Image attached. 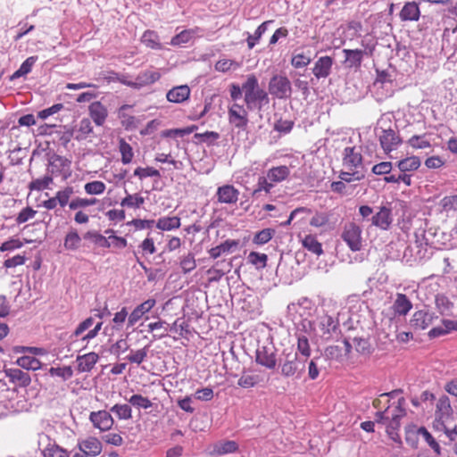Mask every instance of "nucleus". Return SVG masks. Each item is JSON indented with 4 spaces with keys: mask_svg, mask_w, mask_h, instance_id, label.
<instances>
[{
    "mask_svg": "<svg viewBox=\"0 0 457 457\" xmlns=\"http://www.w3.org/2000/svg\"><path fill=\"white\" fill-rule=\"evenodd\" d=\"M244 89V102L248 111L262 112L270 104L269 94L260 87L259 80L254 74L246 77Z\"/></svg>",
    "mask_w": 457,
    "mask_h": 457,
    "instance_id": "f257e3e1",
    "label": "nucleus"
},
{
    "mask_svg": "<svg viewBox=\"0 0 457 457\" xmlns=\"http://www.w3.org/2000/svg\"><path fill=\"white\" fill-rule=\"evenodd\" d=\"M307 361L298 356V353L284 349L279 359L280 374L286 378H300L305 371Z\"/></svg>",
    "mask_w": 457,
    "mask_h": 457,
    "instance_id": "f03ea898",
    "label": "nucleus"
},
{
    "mask_svg": "<svg viewBox=\"0 0 457 457\" xmlns=\"http://www.w3.org/2000/svg\"><path fill=\"white\" fill-rule=\"evenodd\" d=\"M269 92L278 99H288L292 95L291 82L286 76L274 75L269 82Z\"/></svg>",
    "mask_w": 457,
    "mask_h": 457,
    "instance_id": "7ed1b4c3",
    "label": "nucleus"
},
{
    "mask_svg": "<svg viewBox=\"0 0 457 457\" xmlns=\"http://www.w3.org/2000/svg\"><path fill=\"white\" fill-rule=\"evenodd\" d=\"M255 361L268 370H274L278 365L277 350L274 345L270 343L258 346L255 352Z\"/></svg>",
    "mask_w": 457,
    "mask_h": 457,
    "instance_id": "20e7f679",
    "label": "nucleus"
},
{
    "mask_svg": "<svg viewBox=\"0 0 457 457\" xmlns=\"http://www.w3.org/2000/svg\"><path fill=\"white\" fill-rule=\"evenodd\" d=\"M71 162L61 155L53 154L48 158L47 173L53 177L62 176L67 179L71 176Z\"/></svg>",
    "mask_w": 457,
    "mask_h": 457,
    "instance_id": "39448f33",
    "label": "nucleus"
},
{
    "mask_svg": "<svg viewBox=\"0 0 457 457\" xmlns=\"http://www.w3.org/2000/svg\"><path fill=\"white\" fill-rule=\"evenodd\" d=\"M361 228L354 222L346 223L341 234V238L353 252L361 249Z\"/></svg>",
    "mask_w": 457,
    "mask_h": 457,
    "instance_id": "423d86ee",
    "label": "nucleus"
},
{
    "mask_svg": "<svg viewBox=\"0 0 457 457\" xmlns=\"http://www.w3.org/2000/svg\"><path fill=\"white\" fill-rule=\"evenodd\" d=\"M436 420L443 427L445 434V428H449L447 425L453 420V411L447 396L441 397L437 402Z\"/></svg>",
    "mask_w": 457,
    "mask_h": 457,
    "instance_id": "0eeeda50",
    "label": "nucleus"
},
{
    "mask_svg": "<svg viewBox=\"0 0 457 457\" xmlns=\"http://www.w3.org/2000/svg\"><path fill=\"white\" fill-rule=\"evenodd\" d=\"M318 328L320 337L326 341L330 340L339 332L338 320L329 315H323L318 319Z\"/></svg>",
    "mask_w": 457,
    "mask_h": 457,
    "instance_id": "6e6552de",
    "label": "nucleus"
},
{
    "mask_svg": "<svg viewBox=\"0 0 457 457\" xmlns=\"http://www.w3.org/2000/svg\"><path fill=\"white\" fill-rule=\"evenodd\" d=\"M46 444V446L42 450L44 457H70L69 453L55 444L51 442L50 437L47 435H39L38 445L42 446Z\"/></svg>",
    "mask_w": 457,
    "mask_h": 457,
    "instance_id": "1a4fd4ad",
    "label": "nucleus"
},
{
    "mask_svg": "<svg viewBox=\"0 0 457 457\" xmlns=\"http://www.w3.org/2000/svg\"><path fill=\"white\" fill-rule=\"evenodd\" d=\"M378 137L382 149L386 154L396 149L402 143L400 137L392 129H381Z\"/></svg>",
    "mask_w": 457,
    "mask_h": 457,
    "instance_id": "9d476101",
    "label": "nucleus"
},
{
    "mask_svg": "<svg viewBox=\"0 0 457 457\" xmlns=\"http://www.w3.org/2000/svg\"><path fill=\"white\" fill-rule=\"evenodd\" d=\"M437 318L433 312L427 310H420L413 313L410 326L414 330H424L433 323L434 319Z\"/></svg>",
    "mask_w": 457,
    "mask_h": 457,
    "instance_id": "9b49d317",
    "label": "nucleus"
},
{
    "mask_svg": "<svg viewBox=\"0 0 457 457\" xmlns=\"http://www.w3.org/2000/svg\"><path fill=\"white\" fill-rule=\"evenodd\" d=\"M371 225L382 230L389 229L392 222V210L386 206H380L378 212L370 217Z\"/></svg>",
    "mask_w": 457,
    "mask_h": 457,
    "instance_id": "f8f14e48",
    "label": "nucleus"
},
{
    "mask_svg": "<svg viewBox=\"0 0 457 457\" xmlns=\"http://www.w3.org/2000/svg\"><path fill=\"white\" fill-rule=\"evenodd\" d=\"M94 427L101 431H108L113 426L114 420L110 412L106 411H93L89 416Z\"/></svg>",
    "mask_w": 457,
    "mask_h": 457,
    "instance_id": "ddd939ff",
    "label": "nucleus"
},
{
    "mask_svg": "<svg viewBox=\"0 0 457 457\" xmlns=\"http://www.w3.org/2000/svg\"><path fill=\"white\" fill-rule=\"evenodd\" d=\"M334 59L330 56H321L314 63L312 73L317 79L328 78L332 70Z\"/></svg>",
    "mask_w": 457,
    "mask_h": 457,
    "instance_id": "4468645a",
    "label": "nucleus"
},
{
    "mask_svg": "<svg viewBox=\"0 0 457 457\" xmlns=\"http://www.w3.org/2000/svg\"><path fill=\"white\" fill-rule=\"evenodd\" d=\"M343 165L349 170H359L362 165V155L355 147H345L344 150Z\"/></svg>",
    "mask_w": 457,
    "mask_h": 457,
    "instance_id": "2eb2a0df",
    "label": "nucleus"
},
{
    "mask_svg": "<svg viewBox=\"0 0 457 457\" xmlns=\"http://www.w3.org/2000/svg\"><path fill=\"white\" fill-rule=\"evenodd\" d=\"M78 447L80 452H83L92 457L98 456L103 449L100 440L94 436H89L84 440H79Z\"/></svg>",
    "mask_w": 457,
    "mask_h": 457,
    "instance_id": "dca6fc26",
    "label": "nucleus"
},
{
    "mask_svg": "<svg viewBox=\"0 0 457 457\" xmlns=\"http://www.w3.org/2000/svg\"><path fill=\"white\" fill-rule=\"evenodd\" d=\"M239 191L232 185L219 187L216 192L218 202L221 204H236L238 200Z\"/></svg>",
    "mask_w": 457,
    "mask_h": 457,
    "instance_id": "f3484780",
    "label": "nucleus"
},
{
    "mask_svg": "<svg viewBox=\"0 0 457 457\" xmlns=\"http://www.w3.org/2000/svg\"><path fill=\"white\" fill-rule=\"evenodd\" d=\"M4 372L10 382L21 387H27L31 382L29 374L18 368H9Z\"/></svg>",
    "mask_w": 457,
    "mask_h": 457,
    "instance_id": "a211bd4d",
    "label": "nucleus"
},
{
    "mask_svg": "<svg viewBox=\"0 0 457 457\" xmlns=\"http://www.w3.org/2000/svg\"><path fill=\"white\" fill-rule=\"evenodd\" d=\"M191 94L190 87L187 85L173 87L166 94V98L170 103L182 104L187 101Z\"/></svg>",
    "mask_w": 457,
    "mask_h": 457,
    "instance_id": "6ab92c4d",
    "label": "nucleus"
},
{
    "mask_svg": "<svg viewBox=\"0 0 457 457\" xmlns=\"http://www.w3.org/2000/svg\"><path fill=\"white\" fill-rule=\"evenodd\" d=\"M391 308L395 316H405L411 310L412 303L406 295L397 293Z\"/></svg>",
    "mask_w": 457,
    "mask_h": 457,
    "instance_id": "aec40b11",
    "label": "nucleus"
},
{
    "mask_svg": "<svg viewBox=\"0 0 457 457\" xmlns=\"http://www.w3.org/2000/svg\"><path fill=\"white\" fill-rule=\"evenodd\" d=\"M83 236L80 237L78 230L70 228L63 238V247L66 251L76 252L82 245Z\"/></svg>",
    "mask_w": 457,
    "mask_h": 457,
    "instance_id": "412c9836",
    "label": "nucleus"
},
{
    "mask_svg": "<svg viewBox=\"0 0 457 457\" xmlns=\"http://www.w3.org/2000/svg\"><path fill=\"white\" fill-rule=\"evenodd\" d=\"M154 305V299H148L137 305L128 318L129 327H133L143 317V315L148 312Z\"/></svg>",
    "mask_w": 457,
    "mask_h": 457,
    "instance_id": "4be33fe9",
    "label": "nucleus"
},
{
    "mask_svg": "<svg viewBox=\"0 0 457 457\" xmlns=\"http://www.w3.org/2000/svg\"><path fill=\"white\" fill-rule=\"evenodd\" d=\"M99 356L91 352L83 355H78L76 358L77 369L79 372H89L95 367Z\"/></svg>",
    "mask_w": 457,
    "mask_h": 457,
    "instance_id": "5701e85b",
    "label": "nucleus"
},
{
    "mask_svg": "<svg viewBox=\"0 0 457 457\" xmlns=\"http://www.w3.org/2000/svg\"><path fill=\"white\" fill-rule=\"evenodd\" d=\"M400 19L403 21H417L420 17V10L419 4L414 2H407L400 12Z\"/></svg>",
    "mask_w": 457,
    "mask_h": 457,
    "instance_id": "b1692460",
    "label": "nucleus"
},
{
    "mask_svg": "<svg viewBox=\"0 0 457 457\" xmlns=\"http://www.w3.org/2000/svg\"><path fill=\"white\" fill-rule=\"evenodd\" d=\"M89 115L97 126H102L107 118L108 111L99 101L93 102L88 108Z\"/></svg>",
    "mask_w": 457,
    "mask_h": 457,
    "instance_id": "393cba45",
    "label": "nucleus"
},
{
    "mask_svg": "<svg viewBox=\"0 0 457 457\" xmlns=\"http://www.w3.org/2000/svg\"><path fill=\"white\" fill-rule=\"evenodd\" d=\"M239 245L238 240L227 239L220 245L212 247L209 250V254L212 258L217 259L223 253H229L235 251Z\"/></svg>",
    "mask_w": 457,
    "mask_h": 457,
    "instance_id": "a878e982",
    "label": "nucleus"
},
{
    "mask_svg": "<svg viewBox=\"0 0 457 457\" xmlns=\"http://www.w3.org/2000/svg\"><path fill=\"white\" fill-rule=\"evenodd\" d=\"M199 31V28L184 29L179 34L172 37L170 44L173 46H184L185 45L192 41Z\"/></svg>",
    "mask_w": 457,
    "mask_h": 457,
    "instance_id": "bb28decb",
    "label": "nucleus"
},
{
    "mask_svg": "<svg viewBox=\"0 0 457 457\" xmlns=\"http://www.w3.org/2000/svg\"><path fill=\"white\" fill-rule=\"evenodd\" d=\"M451 331H457V320H443L442 325L433 328L428 332L430 338L445 336Z\"/></svg>",
    "mask_w": 457,
    "mask_h": 457,
    "instance_id": "cd10ccee",
    "label": "nucleus"
},
{
    "mask_svg": "<svg viewBox=\"0 0 457 457\" xmlns=\"http://www.w3.org/2000/svg\"><path fill=\"white\" fill-rule=\"evenodd\" d=\"M343 53L345 57V62L349 68H359L361 65L364 54H367L366 51L360 49H344Z\"/></svg>",
    "mask_w": 457,
    "mask_h": 457,
    "instance_id": "c85d7f7f",
    "label": "nucleus"
},
{
    "mask_svg": "<svg viewBox=\"0 0 457 457\" xmlns=\"http://www.w3.org/2000/svg\"><path fill=\"white\" fill-rule=\"evenodd\" d=\"M160 78L161 73L156 70L143 71L139 72L136 77L139 89L145 86L154 84V82L158 81Z\"/></svg>",
    "mask_w": 457,
    "mask_h": 457,
    "instance_id": "c756f323",
    "label": "nucleus"
},
{
    "mask_svg": "<svg viewBox=\"0 0 457 457\" xmlns=\"http://www.w3.org/2000/svg\"><path fill=\"white\" fill-rule=\"evenodd\" d=\"M237 449L238 445L235 441H220L213 445L212 454L221 456L224 454L235 453Z\"/></svg>",
    "mask_w": 457,
    "mask_h": 457,
    "instance_id": "7c9ffc66",
    "label": "nucleus"
},
{
    "mask_svg": "<svg viewBox=\"0 0 457 457\" xmlns=\"http://www.w3.org/2000/svg\"><path fill=\"white\" fill-rule=\"evenodd\" d=\"M297 345H296V352L298 353V356L306 361H309L311 356V345L309 343V339L307 337L302 333L297 334Z\"/></svg>",
    "mask_w": 457,
    "mask_h": 457,
    "instance_id": "2f4dec72",
    "label": "nucleus"
},
{
    "mask_svg": "<svg viewBox=\"0 0 457 457\" xmlns=\"http://www.w3.org/2000/svg\"><path fill=\"white\" fill-rule=\"evenodd\" d=\"M289 168L287 166L281 165L270 169L267 171V176L270 181L274 184L285 180L289 176Z\"/></svg>",
    "mask_w": 457,
    "mask_h": 457,
    "instance_id": "473e14b6",
    "label": "nucleus"
},
{
    "mask_svg": "<svg viewBox=\"0 0 457 457\" xmlns=\"http://www.w3.org/2000/svg\"><path fill=\"white\" fill-rule=\"evenodd\" d=\"M421 162L418 156H410L397 162V167L401 172L408 173L417 170Z\"/></svg>",
    "mask_w": 457,
    "mask_h": 457,
    "instance_id": "72a5a7b5",
    "label": "nucleus"
},
{
    "mask_svg": "<svg viewBox=\"0 0 457 457\" xmlns=\"http://www.w3.org/2000/svg\"><path fill=\"white\" fill-rule=\"evenodd\" d=\"M141 41L145 46L149 48L155 50L162 49L159 36L154 30H145L141 37Z\"/></svg>",
    "mask_w": 457,
    "mask_h": 457,
    "instance_id": "f704fd0d",
    "label": "nucleus"
},
{
    "mask_svg": "<svg viewBox=\"0 0 457 457\" xmlns=\"http://www.w3.org/2000/svg\"><path fill=\"white\" fill-rule=\"evenodd\" d=\"M272 22L273 21H266L256 29L254 34L247 33L246 42L249 49H253L254 47V46L259 42L262 36L266 32L268 25Z\"/></svg>",
    "mask_w": 457,
    "mask_h": 457,
    "instance_id": "c9c22d12",
    "label": "nucleus"
},
{
    "mask_svg": "<svg viewBox=\"0 0 457 457\" xmlns=\"http://www.w3.org/2000/svg\"><path fill=\"white\" fill-rule=\"evenodd\" d=\"M180 227V219L177 216L162 217L156 222V228L161 230H172Z\"/></svg>",
    "mask_w": 457,
    "mask_h": 457,
    "instance_id": "e433bc0d",
    "label": "nucleus"
},
{
    "mask_svg": "<svg viewBox=\"0 0 457 457\" xmlns=\"http://www.w3.org/2000/svg\"><path fill=\"white\" fill-rule=\"evenodd\" d=\"M402 418L398 416L391 415V419L386 425V433L388 436L396 443H401V437L398 434V430L400 428Z\"/></svg>",
    "mask_w": 457,
    "mask_h": 457,
    "instance_id": "4c0bfd02",
    "label": "nucleus"
},
{
    "mask_svg": "<svg viewBox=\"0 0 457 457\" xmlns=\"http://www.w3.org/2000/svg\"><path fill=\"white\" fill-rule=\"evenodd\" d=\"M302 245L304 248H306L312 253H315L317 255H320L321 253H323L321 244L317 240L316 237L312 235H306L302 239Z\"/></svg>",
    "mask_w": 457,
    "mask_h": 457,
    "instance_id": "58836bf2",
    "label": "nucleus"
},
{
    "mask_svg": "<svg viewBox=\"0 0 457 457\" xmlns=\"http://www.w3.org/2000/svg\"><path fill=\"white\" fill-rule=\"evenodd\" d=\"M86 240H91L92 243L102 248H110L109 239L96 230H88L83 235Z\"/></svg>",
    "mask_w": 457,
    "mask_h": 457,
    "instance_id": "ea45409f",
    "label": "nucleus"
},
{
    "mask_svg": "<svg viewBox=\"0 0 457 457\" xmlns=\"http://www.w3.org/2000/svg\"><path fill=\"white\" fill-rule=\"evenodd\" d=\"M16 364L27 370H37L41 368L40 361L33 356H21L17 359Z\"/></svg>",
    "mask_w": 457,
    "mask_h": 457,
    "instance_id": "a19ab883",
    "label": "nucleus"
},
{
    "mask_svg": "<svg viewBox=\"0 0 457 457\" xmlns=\"http://www.w3.org/2000/svg\"><path fill=\"white\" fill-rule=\"evenodd\" d=\"M263 381L262 377L258 374L244 373L237 381V385L243 388L253 387Z\"/></svg>",
    "mask_w": 457,
    "mask_h": 457,
    "instance_id": "79ce46f5",
    "label": "nucleus"
},
{
    "mask_svg": "<svg viewBox=\"0 0 457 457\" xmlns=\"http://www.w3.org/2000/svg\"><path fill=\"white\" fill-rule=\"evenodd\" d=\"M37 56L28 57L20 66V68L12 75L11 79H15L29 74L33 65L36 63Z\"/></svg>",
    "mask_w": 457,
    "mask_h": 457,
    "instance_id": "37998d69",
    "label": "nucleus"
},
{
    "mask_svg": "<svg viewBox=\"0 0 457 457\" xmlns=\"http://www.w3.org/2000/svg\"><path fill=\"white\" fill-rule=\"evenodd\" d=\"M228 122L232 124L235 128L239 129H245L248 124V112H243V113H234L230 112V114H228Z\"/></svg>",
    "mask_w": 457,
    "mask_h": 457,
    "instance_id": "c03bdc74",
    "label": "nucleus"
},
{
    "mask_svg": "<svg viewBox=\"0 0 457 457\" xmlns=\"http://www.w3.org/2000/svg\"><path fill=\"white\" fill-rule=\"evenodd\" d=\"M417 433L422 436L427 444L434 450L436 454L441 453V447L433 436L428 432L425 427H420L417 429Z\"/></svg>",
    "mask_w": 457,
    "mask_h": 457,
    "instance_id": "a18cd8bd",
    "label": "nucleus"
},
{
    "mask_svg": "<svg viewBox=\"0 0 457 457\" xmlns=\"http://www.w3.org/2000/svg\"><path fill=\"white\" fill-rule=\"evenodd\" d=\"M144 203L145 198L139 194H128L127 196L121 200L120 205L122 207L139 208Z\"/></svg>",
    "mask_w": 457,
    "mask_h": 457,
    "instance_id": "49530a36",
    "label": "nucleus"
},
{
    "mask_svg": "<svg viewBox=\"0 0 457 457\" xmlns=\"http://www.w3.org/2000/svg\"><path fill=\"white\" fill-rule=\"evenodd\" d=\"M110 411L114 413L120 420H129L132 418V410L129 404H114Z\"/></svg>",
    "mask_w": 457,
    "mask_h": 457,
    "instance_id": "de8ad7c7",
    "label": "nucleus"
},
{
    "mask_svg": "<svg viewBox=\"0 0 457 457\" xmlns=\"http://www.w3.org/2000/svg\"><path fill=\"white\" fill-rule=\"evenodd\" d=\"M273 186L274 184L271 181H270L267 175L266 177H259L256 188L253 191V196L258 197L262 191H264L266 194H269L272 189Z\"/></svg>",
    "mask_w": 457,
    "mask_h": 457,
    "instance_id": "09e8293b",
    "label": "nucleus"
},
{
    "mask_svg": "<svg viewBox=\"0 0 457 457\" xmlns=\"http://www.w3.org/2000/svg\"><path fill=\"white\" fill-rule=\"evenodd\" d=\"M53 182V178L48 173L40 179H37L32 180L29 185V188L30 190H36V191H42L46 188H48L49 185Z\"/></svg>",
    "mask_w": 457,
    "mask_h": 457,
    "instance_id": "8fccbe9b",
    "label": "nucleus"
},
{
    "mask_svg": "<svg viewBox=\"0 0 457 457\" xmlns=\"http://www.w3.org/2000/svg\"><path fill=\"white\" fill-rule=\"evenodd\" d=\"M74 194V190L72 187H66L62 190H59L55 194L56 200L58 204L61 207H65L70 204V198Z\"/></svg>",
    "mask_w": 457,
    "mask_h": 457,
    "instance_id": "3c124183",
    "label": "nucleus"
},
{
    "mask_svg": "<svg viewBox=\"0 0 457 457\" xmlns=\"http://www.w3.org/2000/svg\"><path fill=\"white\" fill-rule=\"evenodd\" d=\"M148 348L149 346L146 345L145 346L144 348L142 349H139L137 351H131L130 354L128 355L126 357V359L131 362V363H135V364H141L145 360V358L147 357V353H148Z\"/></svg>",
    "mask_w": 457,
    "mask_h": 457,
    "instance_id": "603ef678",
    "label": "nucleus"
},
{
    "mask_svg": "<svg viewBox=\"0 0 457 457\" xmlns=\"http://www.w3.org/2000/svg\"><path fill=\"white\" fill-rule=\"evenodd\" d=\"M104 233L109 235L107 239H109L110 247L113 246L118 249H123L127 246L128 243L126 238L115 236L112 229H106Z\"/></svg>",
    "mask_w": 457,
    "mask_h": 457,
    "instance_id": "864d4df0",
    "label": "nucleus"
},
{
    "mask_svg": "<svg viewBox=\"0 0 457 457\" xmlns=\"http://www.w3.org/2000/svg\"><path fill=\"white\" fill-rule=\"evenodd\" d=\"M436 306L439 312L444 315L446 314L453 306V303L444 295H437L436 296Z\"/></svg>",
    "mask_w": 457,
    "mask_h": 457,
    "instance_id": "5fc2aeb1",
    "label": "nucleus"
},
{
    "mask_svg": "<svg viewBox=\"0 0 457 457\" xmlns=\"http://www.w3.org/2000/svg\"><path fill=\"white\" fill-rule=\"evenodd\" d=\"M179 264L185 274L191 272L196 267L195 255L192 253H188L181 258Z\"/></svg>",
    "mask_w": 457,
    "mask_h": 457,
    "instance_id": "6e6d98bb",
    "label": "nucleus"
},
{
    "mask_svg": "<svg viewBox=\"0 0 457 457\" xmlns=\"http://www.w3.org/2000/svg\"><path fill=\"white\" fill-rule=\"evenodd\" d=\"M338 177L341 181L350 183L352 181H360L363 179L365 175L361 170H349L341 171Z\"/></svg>",
    "mask_w": 457,
    "mask_h": 457,
    "instance_id": "4d7b16f0",
    "label": "nucleus"
},
{
    "mask_svg": "<svg viewBox=\"0 0 457 457\" xmlns=\"http://www.w3.org/2000/svg\"><path fill=\"white\" fill-rule=\"evenodd\" d=\"M97 202H98V200L96 198L87 199V198L76 197L70 202L69 207L71 210H77L79 208H86L87 206L94 205Z\"/></svg>",
    "mask_w": 457,
    "mask_h": 457,
    "instance_id": "13d9d810",
    "label": "nucleus"
},
{
    "mask_svg": "<svg viewBox=\"0 0 457 457\" xmlns=\"http://www.w3.org/2000/svg\"><path fill=\"white\" fill-rule=\"evenodd\" d=\"M249 262L256 266L257 269H262L267 264L268 256L265 253L251 252L247 257Z\"/></svg>",
    "mask_w": 457,
    "mask_h": 457,
    "instance_id": "bf43d9fd",
    "label": "nucleus"
},
{
    "mask_svg": "<svg viewBox=\"0 0 457 457\" xmlns=\"http://www.w3.org/2000/svg\"><path fill=\"white\" fill-rule=\"evenodd\" d=\"M106 186L104 182L95 180L85 185L84 189L88 195H101L104 192Z\"/></svg>",
    "mask_w": 457,
    "mask_h": 457,
    "instance_id": "052dcab7",
    "label": "nucleus"
},
{
    "mask_svg": "<svg viewBox=\"0 0 457 457\" xmlns=\"http://www.w3.org/2000/svg\"><path fill=\"white\" fill-rule=\"evenodd\" d=\"M120 152L121 154V162L123 164H129L133 159V151L129 144L123 139L120 141Z\"/></svg>",
    "mask_w": 457,
    "mask_h": 457,
    "instance_id": "680f3d73",
    "label": "nucleus"
},
{
    "mask_svg": "<svg viewBox=\"0 0 457 457\" xmlns=\"http://www.w3.org/2000/svg\"><path fill=\"white\" fill-rule=\"evenodd\" d=\"M274 233L272 228H264L255 234L253 242L256 245H264L272 238Z\"/></svg>",
    "mask_w": 457,
    "mask_h": 457,
    "instance_id": "e2e57ef3",
    "label": "nucleus"
},
{
    "mask_svg": "<svg viewBox=\"0 0 457 457\" xmlns=\"http://www.w3.org/2000/svg\"><path fill=\"white\" fill-rule=\"evenodd\" d=\"M134 176L138 177L139 179H144L147 177H157L160 178L161 174L158 170L153 168V167H137L134 170Z\"/></svg>",
    "mask_w": 457,
    "mask_h": 457,
    "instance_id": "0e129e2a",
    "label": "nucleus"
},
{
    "mask_svg": "<svg viewBox=\"0 0 457 457\" xmlns=\"http://www.w3.org/2000/svg\"><path fill=\"white\" fill-rule=\"evenodd\" d=\"M129 403L137 408L149 409L152 407V402L141 395H131Z\"/></svg>",
    "mask_w": 457,
    "mask_h": 457,
    "instance_id": "69168bd1",
    "label": "nucleus"
},
{
    "mask_svg": "<svg viewBox=\"0 0 457 457\" xmlns=\"http://www.w3.org/2000/svg\"><path fill=\"white\" fill-rule=\"evenodd\" d=\"M426 135L422 136H412L408 141V145L415 149H424L430 147V143L425 138Z\"/></svg>",
    "mask_w": 457,
    "mask_h": 457,
    "instance_id": "338daca9",
    "label": "nucleus"
},
{
    "mask_svg": "<svg viewBox=\"0 0 457 457\" xmlns=\"http://www.w3.org/2000/svg\"><path fill=\"white\" fill-rule=\"evenodd\" d=\"M320 361V357L315 356L312 359H311L310 361H307V363H308V377L312 380L317 379L320 375V368H319Z\"/></svg>",
    "mask_w": 457,
    "mask_h": 457,
    "instance_id": "774afa93",
    "label": "nucleus"
}]
</instances>
